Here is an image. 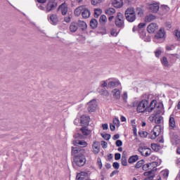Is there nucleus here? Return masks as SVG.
<instances>
[{"instance_id": "48", "label": "nucleus", "mask_w": 180, "mask_h": 180, "mask_svg": "<svg viewBox=\"0 0 180 180\" xmlns=\"http://www.w3.org/2000/svg\"><path fill=\"white\" fill-rule=\"evenodd\" d=\"M113 124H115V126H119V124H120V121L117 118H114Z\"/></svg>"}, {"instance_id": "64", "label": "nucleus", "mask_w": 180, "mask_h": 180, "mask_svg": "<svg viewBox=\"0 0 180 180\" xmlns=\"http://www.w3.org/2000/svg\"><path fill=\"white\" fill-rule=\"evenodd\" d=\"M120 120L121 122H126V118L124 117V116H121Z\"/></svg>"}, {"instance_id": "8", "label": "nucleus", "mask_w": 180, "mask_h": 180, "mask_svg": "<svg viewBox=\"0 0 180 180\" xmlns=\"http://www.w3.org/2000/svg\"><path fill=\"white\" fill-rule=\"evenodd\" d=\"M56 8H57L56 0H49L46 6V12H51V11L56 9Z\"/></svg>"}, {"instance_id": "25", "label": "nucleus", "mask_w": 180, "mask_h": 180, "mask_svg": "<svg viewBox=\"0 0 180 180\" xmlns=\"http://www.w3.org/2000/svg\"><path fill=\"white\" fill-rule=\"evenodd\" d=\"M148 165H149V170L150 171H157V167H158V162H153L150 163H148Z\"/></svg>"}, {"instance_id": "13", "label": "nucleus", "mask_w": 180, "mask_h": 180, "mask_svg": "<svg viewBox=\"0 0 180 180\" xmlns=\"http://www.w3.org/2000/svg\"><path fill=\"white\" fill-rule=\"evenodd\" d=\"M169 127L172 130H174L176 127V122L175 121V117H174V115H171L169 117Z\"/></svg>"}, {"instance_id": "40", "label": "nucleus", "mask_w": 180, "mask_h": 180, "mask_svg": "<svg viewBox=\"0 0 180 180\" xmlns=\"http://www.w3.org/2000/svg\"><path fill=\"white\" fill-rule=\"evenodd\" d=\"M121 164L124 167H127V159H126V156H122L121 159Z\"/></svg>"}, {"instance_id": "3", "label": "nucleus", "mask_w": 180, "mask_h": 180, "mask_svg": "<svg viewBox=\"0 0 180 180\" xmlns=\"http://www.w3.org/2000/svg\"><path fill=\"white\" fill-rule=\"evenodd\" d=\"M146 9L151 13H158V11H160V3L157 1L148 3L146 4Z\"/></svg>"}, {"instance_id": "58", "label": "nucleus", "mask_w": 180, "mask_h": 180, "mask_svg": "<svg viewBox=\"0 0 180 180\" xmlns=\"http://www.w3.org/2000/svg\"><path fill=\"white\" fill-rule=\"evenodd\" d=\"M64 21L66 22V23H70V22H71V17H65L64 18Z\"/></svg>"}, {"instance_id": "49", "label": "nucleus", "mask_w": 180, "mask_h": 180, "mask_svg": "<svg viewBox=\"0 0 180 180\" xmlns=\"http://www.w3.org/2000/svg\"><path fill=\"white\" fill-rule=\"evenodd\" d=\"M110 34L111 36H115L116 37V36H117V32H116V30L112 29L110 30Z\"/></svg>"}, {"instance_id": "27", "label": "nucleus", "mask_w": 180, "mask_h": 180, "mask_svg": "<svg viewBox=\"0 0 180 180\" xmlns=\"http://www.w3.org/2000/svg\"><path fill=\"white\" fill-rule=\"evenodd\" d=\"M112 93L115 99H120V90L115 89L112 90Z\"/></svg>"}, {"instance_id": "41", "label": "nucleus", "mask_w": 180, "mask_h": 180, "mask_svg": "<svg viewBox=\"0 0 180 180\" xmlns=\"http://www.w3.org/2000/svg\"><path fill=\"white\" fill-rule=\"evenodd\" d=\"M102 2H105V0H91V5H99V4H102Z\"/></svg>"}, {"instance_id": "55", "label": "nucleus", "mask_w": 180, "mask_h": 180, "mask_svg": "<svg viewBox=\"0 0 180 180\" xmlns=\"http://www.w3.org/2000/svg\"><path fill=\"white\" fill-rule=\"evenodd\" d=\"M100 94H101V95H105V96L109 95V92H108V91H106V90H101V91H100Z\"/></svg>"}, {"instance_id": "35", "label": "nucleus", "mask_w": 180, "mask_h": 180, "mask_svg": "<svg viewBox=\"0 0 180 180\" xmlns=\"http://www.w3.org/2000/svg\"><path fill=\"white\" fill-rule=\"evenodd\" d=\"M143 165H144V160H139L135 165V168H136V169L143 168Z\"/></svg>"}, {"instance_id": "32", "label": "nucleus", "mask_w": 180, "mask_h": 180, "mask_svg": "<svg viewBox=\"0 0 180 180\" xmlns=\"http://www.w3.org/2000/svg\"><path fill=\"white\" fill-rule=\"evenodd\" d=\"M90 27L91 29H96L98 27V20L94 18L90 21Z\"/></svg>"}, {"instance_id": "18", "label": "nucleus", "mask_w": 180, "mask_h": 180, "mask_svg": "<svg viewBox=\"0 0 180 180\" xmlns=\"http://www.w3.org/2000/svg\"><path fill=\"white\" fill-rule=\"evenodd\" d=\"M82 16L84 18V19H88L91 16V11L84 6L83 11L82 13Z\"/></svg>"}, {"instance_id": "46", "label": "nucleus", "mask_w": 180, "mask_h": 180, "mask_svg": "<svg viewBox=\"0 0 180 180\" xmlns=\"http://www.w3.org/2000/svg\"><path fill=\"white\" fill-rule=\"evenodd\" d=\"M161 53H162V51H161L160 49H157L156 51H155V57H160L161 56Z\"/></svg>"}, {"instance_id": "21", "label": "nucleus", "mask_w": 180, "mask_h": 180, "mask_svg": "<svg viewBox=\"0 0 180 180\" xmlns=\"http://www.w3.org/2000/svg\"><path fill=\"white\" fill-rule=\"evenodd\" d=\"M70 30L72 33H75L78 30V23L77 22H72L70 25Z\"/></svg>"}, {"instance_id": "54", "label": "nucleus", "mask_w": 180, "mask_h": 180, "mask_svg": "<svg viewBox=\"0 0 180 180\" xmlns=\"http://www.w3.org/2000/svg\"><path fill=\"white\" fill-rule=\"evenodd\" d=\"M117 85V82H110L108 83V86H116Z\"/></svg>"}, {"instance_id": "19", "label": "nucleus", "mask_w": 180, "mask_h": 180, "mask_svg": "<svg viewBox=\"0 0 180 180\" xmlns=\"http://www.w3.org/2000/svg\"><path fill=\"white\" fill-rule=\"evenodd\" d=\"M112 5L114 8L119 9L123 6V0H113Z\"/></svg>"}, {"instance_id": "9", "label": "nucleus", "mask_w": 180, "mask_h": 180, "mask_svg": "<svg viewBox=\"0 0 180 180\" xmlns=\"http://www.w3.org/2000/svg\"><path fill=\"white\" fill-rule=\"evenodd\" d=\"M149 120L150 122H153L155 120V123H156V124H161L162 117L161 115H157V114H152L149 117Z\"/></svg>"}, {"instance_id": "53", "label": "nucleus", "mask_w": 180, "mask_h": 180, "mask_svg": "<svg viewBox=\"0 0 180 180\" xmlns=\"http://www.w3.org/2000/svg\"><path fill=\"white\" fill-rule=\"evenodd\" d=\"M121 157H122V155L120 153L115 154V160H120Z\"/></svg>"}, {"instance_id": "5", "label": "nucleus", "mask_w": 180, "mask_h": 180, "mask_svg": "<svg viewBox=\"0 0 180 180\" xmlns=\"http://www.w3.org/2000/svg\"><path fill=\"white\" fill-rule=\"evenodd\" d=\"M115 26L117 27H124V15L120 12L117 13L115 17Z\"/></svg>"}, {"instance_id": "15", "label": "nucleus", "mask_w": 180, "mask_h": 180, "mask_svg": "<svg viewBox=\"0 0 180 180\" xmlns=\"http://www.w3.org/2000/svg\"><path fill=\"white\" fill-rule=\"evenodd\" d=\"M48 20L52 25H57L58 23V16L57 14H52L48 16Z\"/></svg>"}, {"instance_id": "42", "label": "nucleus", "mask_w": 180, "mask_h": 180, "mask_svg": "<svg viewBox=\"0 0 180 180\" xmlns=\"http://www.w3.org/2000/svg\"><path fill=\"white\" fill-rule=\"evenodd\" d=\"M127 98H128L127 93V91H124L122 95V98L125 103H127Z\"/></svg>"}, {"instance_id": "20", "label": "nucleus", "mask_w": 180, "mask_h": 180, "mask_svg": "<svg viewBox=\"0 0 180 180\" xmlns=\"http://www.w3.org/2000/svg\"><path fill=\"white\" fill-rule=\"evenodd\" d=\"M74 146H81V147H86L88 143L85 141L75 140L73 141Z\"/></svg>"}, {"instance_id": "63", "label": "nucleus", "mask_w": 180, "mask_h": 180, "mask_svg": "<svg viewBox=\"0 0 180 180\" xmlns=\"http://www.w3.org/2000/svg\"><path fill=\"white\" fill-rule=\"evenodd\" d=\"M137 30H138V32H139V27H136V26H134V27H133V29H132V31H133V32H137Z\"/></svg>"}, {"instance_id": "31", "label": "nucleus", "mask_w": 180, "mask_h": 180, "mask_svg": "<svg viewBox=\"0 0 180 180\" xmlns=\"http://www.w3.org/2000/svg\"><path fill=\"white\" fill-rule=\"evenodd\" d=\"M86 176H88V173L86 172H81L77 174V178L78 180H84L85 179V178H86Z\"/></svg>"}, {"instance_id": "59", "label": "nucleus", "mask_w": 180, "mask_h": 180, "mask_svg": "<svg viewBox=\"0 0 180 180\" xmlns=\"http://www.w3.org/2000/svg\"><path fill=\"white\" fill-rule=\"evenodd\" d=\"M38 8L41 11H46V7L44 6V4H40L39 6H38Z\"/></svg>"}, {"instance_id": "37", "label": "nucleus", "mask_w": 180, "mask_h": 180, "mask_svg": "<svg viewBox=\"0 0 180 180\" xmlns=\"http://www.w3.org/2000/svg\"><path fill=\"white\" fill-rule=\"evenodd\" d=\"M136 11L137 12L138 16H140L141 18V16H143V15H144V10L143 8H141V7H137L136 8Z\"/></svg>"}, {"instance_id": "36", "label": "nucleus", "mask_w": 180, "mask_h": 180, "mask_svg": "<svg viewBox=\"0 0 180 180\" xmlns=\"http://www.w3.org/2000/svg\"><path fill=\"white\" fill-rule=\"evenodd\" d=\"M102 15V9L101 8H95L94 9V16L95 18H99Z\"/></svg>"}, {"instance_id": "26", "label": "nucleus", "mask_w": 180, "mask_h": 180, "mask_svg": "<svg viewBox=\"0 0 180 180\" xmlns=\"http://www.w3.org/2000/svg\"><path fill=\"white\" fill-rule=\"evenodd\" d=\"M139 161V155H134L128 159L129 164H134V162H137Z\"/></svg>"}, {"instance_id": "6", "label": "nucleus", "mask_w": 180, "mask_h": 180, "mask_svg": "<svg viewBox=\"0 0 180 180\" xmlns=\"http://www.w3.org/2000/svg\"><path fill=\"white\" fill-rule=\"evenodd\" d=\"M138 151L140 153L141 155H143V157H150V155H151V153H153L151 148L147 146H140L138 148Z\"/></svg>"}, {"instance_id": "33", "label": "nucleus", "mask_w": 180, "mask_h": 180, "mask_svg": "<svg viewBox=\"0 0 180 180\" xmlns=\"http://www.w3.org/2000/svg\"><path fill=\"white\" fill-rule=\"evenodd\" d=\"M99 22L102 25H106V22H108V18L106 17V15H101Z\"/></svg>"}, {"instance_id": "45", "label": "nucleus", "mask_w": 180, "mask_h": 180, "mask_svg": "<svg viewBox=\"0 0 180 180\" xmlns=\"http://www.w3.org/2000/svg\"><path fill=\"white\" fill-rule=\"evenodd\" d=\"M142 169H143V171H149L150 169H149L148 163V164H143V166H142Z\"/></svg>"}, {"instance_id": "1", "label": "nucleus", "mask_w": 180, "mask_h": 180, "mask_svg": "<svg viewBox=\"0 0 180 180\" xmlns=\"http://www.w3.org/2000/svg\"><path fill=\"white\" fill-rule=\"evenodd\" d=\"M72 155L74 162L77 167H84L86 159L85 158V149L78 147H72Z\"/></svg>"}, {"instance_id": "23", "label": "nucleus", "mask_w": 180, "mask_h": 180, "mask_svg": "<svg viewBox=\"0 0 180 180\" xmlns=\"http://www.w3.org/2000/svg\"><path fill=\"white\" fill-rule=\"evenodd\" d=\"M105 13L107 16H113L116 13V10L113 8H108L105 10Z\"/></svg>"}, {"instance_id": "47", "label": "nucleus", "mask_w": 180, "mask_h": 180, "mask_svg": "<svg viewBox=\"0 0 180 180\" xmlns=\"http://www.w3.org/2000/svg\"><path fill=\"white\" fill-rule=\"evenodd\" d=\"M174 34H175L177 40H179V41H180V32L179 30H175Z\"/></svg>"}, {"instance_id": "2", "label": "nucleus", "mask_w": 180, "mask_h": 180, "mask_svg": "<svg viewBox=\"0 0 180 180\" xmlns=\"http://www.w3.org/2000/svg\"><path fill=\"white\" fill-rule=\"evenodd\" d=\"M125 18L128 22H133L136 19V9L134 7H129L125 11Z\"/></svg>"}, {"instance_id": "50", "label": "nucleus", "mask_w": 180, "mask_h": 180, "mask_svg": "<svg viewBox=\"0 0 180 180\" xmlns=\"http://www.w3.org/2000/svg\"><path fill=\"white\" fill-rule=\"evenodd\" d=\"M115 144L117 147H122V146H123V142H122L121 140H117Z\"/></svg>"}, {"instance_id": "43", "label": "nucleus", "mask_w": 180, "mask_h": 180, "mask_svg": "<svg viewBox=\"0 0 180 180\" xmlns=\"http://www.w3.org/2000/svg\"><path fill=\"white\" fill-rule=\"evenodd\" d=\"M103 139H104V140H110V134H101Z\"/></svg>"}, {"instance_id": "24", "label": "nucleus", "mask_w": 180, "mask_h": 180, "mask_svg": "<svg viewBox=\"0 0 180 180\" xmlns=\"http://www.w3.org/2000/svg\"><path fill=\"white\" fill-rule=\"evenodd\" d=\"M77 26L79 27L82 30H86L88 27V25L84 21L79 20L77 22Z\"/></svg>"}, {"instance_id": "4", "label": "nucleus", "mask_w": 180, "mask_h": 180, "mask_svg": "<svg viewBox=\"0 0 180 180\" xmlns=\"http://www.w3.org/2000/svg\"><path fill=\"white\" fill-rule=\"evenodd\" d=\"M138 113H144L148 112V101L142 100L138 105L136 108Z\"/></svg>"}, {"instance_id": "28", "label": "nucleus", "mask_w": 180, "mask_h": 180, "mask_svg": "<svg viewBox=\"0 0 180 180\" xmlns=\"http://www.w3.org/2000/svg\"><path fill=\"white\" fill-rule=\"evenodd\" d=\"M83 136H89L91 134V130L88 129V127H83L80 129Z\"/></svg>"}, {"instance_id": "7", "label": "nucleus", "mask_w": 180, "mask_h": 180, "mask_svg": "<svg viewBox=\"0 0 180 180\" xmlns=\"http://www.w3.org/2000/svg\"><path fill=\"white\" fill-rule=\"evenodd\" d=\"M160 134H161V127L160 125H156L150 133V139L154 140L155 139H157Z\"/></svg>"}, {"instance_id": "44", "label": "nucleus", "mask_w": 180, "mask_h": 180, "mask_svg": "<svg viewBox=\"0 0 180 180\" xmlns=\"http://www.w3.org/2000/svg\"><path fill=\"white\" fill-rule=\"evenodd\" d=\"M143 27H146V23L140 22L138 25L139 32H140L141 30V29H143Z\"/></svg>"}, {"instance_id": "39", "label": "nucleus", "mask_w": 180, "mask_h": 180, "mask_svg": "<svg viewBox=\"0 0 180 180\" xmlns=\"http://www.w3.org/2000/svg\"><path fill=\"white\" fill-rule=\"evenodd\" d=\"M139 135L140 136V137H142L143 139H146V137L148 136V132L146 131H141L139 132Z\"/></svg>"}, {"instance_id": "17", "label": "nucleus", "mask_w": 180, "mask_h": 180, "mask_svg": "<svg viewBox=\"0 0 180 180\" xmlns=\"http://www.w3.org/2000/svg\"><path fill=\"white\" fill-rule=\"evenodd\" d=\"M58 11H60L62 15H65L68 12V6H67V4H62L58 7Z\"/></svg>"}, {"instance_id": "14", "label": "nucleus", "mask_w": 180, "mask_h": 180, "mask_svg": "<svg viewBox=\"0 0 180 180\" xmlns=\"http://www.w3.org/2000/svg\"><path fill=\"white\" fill-rule=\"evenodd\" d=\"M89 117L86 115H82L80 120L81 125L83 127L89 126Z\"/></svg>"}, {"instance_id": "11", "label": "nucleus", "mask_w": 180, "mask_h": 180, "mask_svg": "<svg viewBox=\"0 0 180 180\" xmlns=\"http://www.w3.org/2000/svg\"><path fill=\"white\" fill-rule=\"evenodd\" d=\"M158 30V25L155 22H152L147 27V31L148 33H155Z\"/></svg>"}, {"instance_id": "30", "label": "nucleus", "mask_w": 180, "mask_h": 180, "mask_svg": "<svg viewBox=\"0 0 180 180\" xmlns=\"http://www.w3.org/2000/svg\"><path fill=\"white\" fill-rule=\"evenodd\" d=\"M84 6H79L78 8H77L75 10V16H79V15H81V13L82 14V11H84Z\"/></svg>"}, {"instance_id": "61", "label": "nucleus", "mask_w": 180, "mask_h": 180, "mask_svg": "<svg viewBox=\"0 0 180 180\" xmlns=\"http://www.w3.org/2000/svg\"><path fill=\"white\" fill-rule=\"evenodd\" d=\"M102 127H103V130H108V124H103Z\"/></svg>"}, {"instance_id": "51", "label": "nucleus", "mask_w": 180, "mask_h": 180, "mask_svg": "<svg viewBox=\"0 0 180 180\" xmlns=\"http://www.w3.org/2000/svg\"><path fill=\"white\" fill-rule=\"evenodd\" d=\"M101 146H102L103 148H108V142H106L105 141H102Z\"/></svg>"}, {"instance_id": "62", "label": "nucleus", "mask_w": 180, "mask_h": 180, "mask_svg": "<svg viewBox=\"0 0 180 180\" xmlns=\"http://www.w3.org/2000/svg\"><path fill=\"white\" fill-rule=\"evenodd\" d=\"M119 137H120V136L119 135V134H115L112 137V140H117V139H119Z\"/></svg>"}, {"instance_id": "16", "label": "nucleus", "mask_w": 180, "mask_h": 180, "mask_svg": "<svg viewBox=\"0 0 180 180\" xmlns=\"http://www.w3.org/2000/svg\"><path fill=\"white\" fill-rule=\"evenodd\" d=\"M157 108V100H153L150 105H148V113H151Z\"/></svg>"}, {"instance_id": "22", "label": "nucleus", "mask_w": 180, "mask_h": 180, "mask_svg": "<svg viewBox=\"0 0 180 180\" xmlns=\"http://www.w3.org/2000/svg\"><path fill=\"white\" fill-rule=\"evenodd\" d=\"M165 36V30H164V28H161L155 34L156 39H164Z\"/></svg>"}, {"instance_id": "60", "label": "nucleus", "mask_w": 180, "mask_h": 180, "mask_svg": "<svg viewBox=\"0 0 180 180\" xmlns=\"http://www.w3.org/2000/svg\"><path fill=\"white\" fill-rule=\"evenodd\" d=\"M163 172V176H165V178L168 177V175L169 174V173L168 172V171L165 170L162 172Z\"/></svg>"}, {"instance_id": "38", "label": "nucleus", "mask_w": 180, "mask_h": 180, "mask_svg": "<svg viewBox=\"0 0 180 180\" xmlns=\"http://www.w3.org/2000/svg\"><path fill=\"white\" fill-rule=\"evenodd\" d=\"M161 63L165 67H169V63H168V59H167V57H163L161 59Z\"/></svg>"}, {"instance_id": "57", "label": "nucleus", "mask_w": 180, "mask_h": 180, "mask_svg": "<svg viewBox=\"0 0 180 180\" xmlns=\"http://www.w3.org/2000/svg\"><path fill=\"white\" fill-rule=\"evenodd\" d=\"M110 129L111 131H115V130H116V125L110 124Z\"/></svg>"}, {"instance_id": "29", "label": "nucleus", "mask_w": 180, "mask_h": 180, "mask_svg": "<svg viewBox=\"0 0 180 180\" xmlns=\"http://www.w3.org/2000/svg\"><path fill=\"white\" fill-rule=\"evenodd\" d=\"M151 148L153 151L158 153L161 150V146L158 143H151Z\"/></svg>"}, {"instance_id": "52", "label": "nucleus", "mask_w": 180, "mask_h": 180, "mask_svg": "<svg viewBox=\"0 0 180 180\" xmlns=\"http://www.w3.org/2000/svg\"><path fill=\"white\" fill-rule=\"evenodd\" d=\"M112 167H113V168H115V169H119V167H120L119 162H115L112 164Z\"/></svg>"}, {"instance_id": "56", "label": "nucleus", "mask_w": 180, "mask_h": 180, "mask_svg": "<svg viewBox=\"0 0 180 180\" xmlns=\"http://www.w3.org/2000/svg\"><path fill=\"white\" fill-rule=\"evenodd\" d=\"M97 164H98L100 169H101V168H102V160H101V158L98 159Z\"/></svg>"}, {"instance_id": "34", "label": "nucleus", "mask_w": 180, "mask_h": 180, "mask_svg": "<svg viewBox=\"0 0 180 180\" xmlns=\"http://www.w3.org/2000/svg\"><path fill=\"white\" fill-rule=\"evenodd\" d=\"M145 19L147 22H153V20H155V19H157V17L153 14H149L146 16Z\"/></svg>"}, {"instance_id": "10", "label": "nucleus", "mask_w": 180, "mask_h": 180, "mask_svg": "<svg viewBox=\"0 0 180 180\" xmlns=\"http://www.w3.org/2000/svg\"><path fill=\"white\" fill-rule=\"evenodd\" d=\"M92 151L94 154H99L101 151V143L99 141H94L92 144Z\"/></svg>"}, {"instance_id": "12", "label": "nucleus", "mask_w": 180, "mask_h": 180, "mask_svg": "<svg viewBox=\"0 0 180 180\" xmlns=\"http://www.w3.org/2000/svg\"><path fill=\"white\" fill-rule=\"evenodd\" d=\"M96 106H98V105L96 104V100L94 99L92 101H91L89 103V108H88V110L89 112H95L96 110Z\"/></svg>"}]
</instances>
